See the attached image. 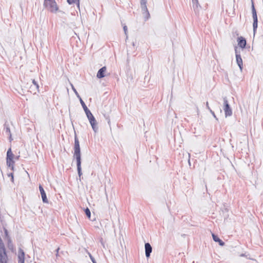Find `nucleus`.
Listing matches in <instances>:
<instances>
[{"label": "nucleus", "instance_id": "4468645a", "mask_svg": "<svg viewBox=\"0 0 263 263\" xmlns=\"http://www.w3.org/2000/svg\"><path fill=\"white\" fill-rule=\"evenodd\" d=\"M212 237L213 240L215 242H218L220 246H223L224 245V242L221 240L217 235H215L214 234H212Z\"/></svg>", "mask_w": 263, "mask_h": 263}, {"label": "nucleus", "instance_id": "2f4dec72", "mask_svg": "<svg viewBox=\"0 0 263 263\" xmlns=\"http://www.w3.org/2000/svg\"><path fill=\"white\" fill-rule=\"evenodd\" d=\"M60 250V248H58L57 250H56V252H57V254L56 255L58 256V253H59V251Z\"/></svg>", "mask_w": 263, "mask_h": 263}, {"label": "nucleus", "instance_id": "423d86ee", "mask_svg": "<svg viewBox=\"0 0 263 263\" xmlns=\"http://www.w3.org/2000/svg\"><path fill=\"white\" fill-rule=\"evenodd\" d=\"M235 51L237 64L238 66H239L240 70H242L243 62H242V60L241 58L240 52L237 51L236 48H235Z\"/></svg>", "mask_w": 263, "mask_h": 263}, {"label": "nucleus", "instance_id": "6e6552de", "mask_svg": "<svg viewBox=\"0 0 263 263\" xmlns=\"http://www.w3.org/2000/svg\"><path fill=\"white\" fill-rule=\"evenodd\" d=\"M39 190H40V191L41 193L43 202L44 203H48V200L46 197V193H45L43 186L41 185H39Z\"/></svg>", "mask_w": 263, "mask_h": 263}, {"label": "nucleus", "instance_id": "f03ea898", "mask_svg": "<svg viewBox=\"0 0 263 263\" xmlns=\"http://www.w3.org/2000/svg\"><path fill=\"white\" fill-rule=\"evenodd\" d=\"M44 6L53 13H55L58 10V7L55 0H44Z\"/></svg>", "mask_w": 263, "mask_h": 263}, {"label": "nucleus", "instance_id": "2eb2a0df", "mask_svg": "<svg viewBox=\"0 0 263 263\" xmlns=\"http://www.w3.org/2000/svg\"><path fill=\"white\" fill-rule=\"evenodd\" d=\"M77 161V170L78 173L79 177L82 175V170H81V160H76Z\"/></svg>", "mask_w": 263, "mask_h": 263}, {"label": "nucleus", "instance_id": "6ab92c4d", "mask_svg": "<svg viewBox=\"0 0 263 263\" xmlns=\"http://www.w3.org/2000/svg\"><path fill=\"white\" fill-rule=\"evenodd\" d=\"M67 2L70 5L77 2V7L78 8L80 7V0H67Z\"/></svg>", "mask_w": 263, "mask_h": 263}, {"label": "nucleus", "instance_id": "7c9ffc66", "mask_svg": "<svg viewBox=\"0 0 263 263\" xmlns=\"http://www.w3.org/2000/svg\"><path fill=\"white\" fill-rule=\"evenodd\" d=\"M8 176H11V179H12V180H13V174H12V173L10 174Z\"/></svg>", "mask_w": 263, "mask_h": 263}, {"label": "nucleus", "instance_id": "5701e85b", "mask_svg": "<svg viewBox=\"0 0 263 263\" xmlns=\"http://www.w3.org/2000/svg\"><path fill=\"white\" fill-rule=\"evenodd\" d=\"M85 213L86 215V216L89 218L90 219V216H91V213H90V211L89 210V209L88 208H86L85 210Z\"/></svg>", "mask_w": 263, "mask_h": 263}, {"label": "nucleus", "instance_id": "b1692460", "mask_svg": "<svg viewBox=\"0 0 263 263\" xmlns=\"http://www.w3.org/2000/svg\"><path fill=\"white\" fill-rule=\"evenodd\" d=\"M71 87H72V90H73V91L74 92L75 94L76 95V96H77V97H78L80 99V98H81L80 97V96H79V93H78L77 91L76 90V89H75V88L74 87V86H73L72 84H71Z\"/></svg>", "mask_w": 263, "mask_h": 263}, {"label": "nucleus", "instance_id": "ddd939ff", "mask_svg": "<svg viewBox=\"0 0 263 263\" xmlns=\"http://www.w3.org/2000/svg\"><path fill=\"white\" fill-rule=\"evenodd\" d=\"M253 23V32L254 34H255L257 28V24H258V20H257V14L255 15H252Z\"/></svg>", "mask_w": 263, "mask_h": 263}, {"label": "nucleus", "instance_id": "cd10ccee", "mask_svg": "<svg viewBox=\"0 0 263 263\" xmlns=\"http://www.w3.org/2000/svg\"><path fill=\"white\" fill-rule=\"evenodd\" d=\"M32 83L37 88H39V85L34 80H32Z\"/></svg>", "mask_w": 263, "mask_h": 263}, {"label": "nucleus", "instance_id": "f8f14e48", "mask_svg": "<svg viewBox=\"0 0 263 263\" xmlns=\"http://www.w3.org/2000/svg\"><path fill=\"white\" fill-rule=\"evenodd\" d=\"M18 263H24L25 261V253L24 251L20 249L18 251Z\"/></svg>", "mask_w": 263, "mask_h": 263}, {"label": "nucleus", "instance_id": "a211bd4d", "mask_svg": "<svg viewBox=\"0 0 263 263\" xmlns=\"http://www.w3.org/2000/svg\"><path fill=\"white\" fill-rule=\"evenodd\" d=\"M13 154L11 151V148H9L7 153V159H13Z\"/></svg>", "mask_w": 263, "mask_h": 263}, {"label": "nucleus", "instance_id": "9d476101", "mask_svg": "<svg viewBox=\"0 0 263 263\" xmlns=\"http://www.w3.org/2000/svg\"><path fill=\"white\" fill-rule=\"evenodd\" d=\"M237 41H238V45L240 47H241L242 48H245L246 47V40L244 37H243L242 36L238 37Z\"/></svg>", "mask_w": 263, "mask_h": 263}, {"label": "nucleus", "instance_id": "aec40b11", "mask_svg": "<svg viewBox=\"0 0 263 263\" xmlns=\"http://www.w3.org/2000/svg\"><path fill=\"white\" fill-rule=\"evenodd\" d=\"M140 5L141 8L142 13L144 12H148L146 4H142Z\"/></svg>", "mask_w": 263, "mask_h": 263}, {"label": "nucleus", "instance_id": "bb28decb", "mask_svg": "<svg viewBox=\"0 0 263 263\" xmlns=\"http://www.w3.org/2000/svg\"><path fill=\"white\" fill-rule=\"evenodd\" d=\"M147 0H140V5L146 4Z\"/></svg>", "mask_w": 263, "mask_h": 263}, {"label": "nucleus", "instance_id": "f3484780", "mask_svg": "<svg viewBox=\"0 0 263 263\" xmlns=\"http://www.w3.org/2000/svg\"><path fill=\"white\" fill-rule=\"evenodd\" d=\"M5 134L9 137L10 141H11L12 139L11 138V132H10V129L8 126H5Z\"/></svg>", "mask_w": 263, "mask_h": 263}, {"label": "nucleus", "instance_id": "1a4fd4ad", "mask_svg": "<svg viewBox=\"0 0 263 263\" xmlns=\"http://www.w3.org/2000/svg\"><path fill=\"white\" fill-rule=\"evenodd\" d=\"M145 256L147 258L150 256L151 253L152 252V247L151 245L147 242L145 243Z\"/></svg>", "mask_w": 263, "mask_h": 263}, {"label": "nucleus", "instance_id": "9b49d317", "mask_svg": "<svg viewBox=\"0 0 263 263\" xmlns=\"http://www.w3.org/2000/svg\"><path fill=\"white\" fill-rule=\"evenodd\" d=\"M106 67L105 66H104L100 68L97 74V78L99 79L104 78L105 76V72H106Z\"/></svg>", "mask_w": 263, "mask_h": 263}, {"label": "nucleus", "instance_id": "c85d7f7f", "mask_svg": "<svg viewBox=\"0 0 263 263\" xmlns=\"http://www.w3.org/2000/svg\"><path fill=\"white\" fill-rule=\"evenodd\" d=\"M123 29H124V31L125 32V33L126 34V32H127V28L126 26H124V27H123Z\"/></svg>", "mask_w": 263, "mask_h": 263}, {"label": "nucleus", "instance_id": "473e14b6", "mask_svg": "<svg viewBox=\"0 0 263 263\" xmlns=\"http://www.w3.org/2000/svg\"><path fill=\"white\" fill-rule=\"evenodd\" d=\"M240 256H245V254H241Z\"/></svg>", "mask_w": 263, "mask_h": 263}, {"label": "nucleus", "instance_id": "dca6fc26", "mask_svg": "<svg viewBox=\"0 0 263 263\" xmlns=\"http://www.w3.org/2000/svg\"><path fill=\"white\" fill-rule=\"evenodd\" d=\"M14 162L13 159H7V165L11 167V170H13Z\"/></svg>", "mask_w": 263, "mask_h": 263}, {"label": "nucleus", "instance_id": "412c9836", "mask_svg": "<svg viewBox=\"0 0 263 263\" xmlns=\"http://www.w3.org/2000/svg\"><path fill=\"white\" fill-rule=\"evenodd\" d=\"M251 8H252V15H256L257 14V13H256V11L255 8V7H254V3L252 0Z\"/></svg>", "mask_w": 263, "mask_h": 263}, {"label": "nucleus", "instance_id": "f257e3e1", "mask_svg": "<svg viewBox=\"0 0 263 263\" xmlns=\"http://www.w3.org/2000/svg\"><path fill=\"white\" fill-rule=\"evenodd\" d=\"M80 101L81 104L82 105V106L83 107V109L85 111V112L87 116V117L89 121V122L91 124V126L92 127L93 130L95 133H97L98 131V128L97 126L96 120L95 119V117H93V116L92 115V114H91L90 111L88 109V108L85 105L84 102L82 100V99L81 98H80Z\"/></svg>", "mask_w": 263, "mask_h": 263}, {"label": "nucleus", "instance_id": "4be33fe9", "mask_svg": "<svg viewBox=\"0 0 263 263\" xmlns=\"http://www.w3.org/2000/svg\"><path fill=\"white\" fill-rule=\"evenodd\" d=\"M142 14L144 18L145 21H147L150 17V14L149 12H144L142 13Z\"/></svg>", "mask_w": 263, "mask_h": 263}, {"label": "nucleus", "instance_id": "7ed1b4c3", "mask_svg": "<svg viewBox=\"0 0 263 263\" xmlns=\"http://www.w3.org/2000/svg\"><path fill=\"white\" fill-rule=\"evenodd\" d=\"M74 151L73 156L76 158V160H81L79 141L76 135L74 137Z\"/></svg>", "mask_w": 263, "mask_h": 263}, {"label": "nucleus", "instance_id": "39448f33", "mask_svg": "<svg viewBox=\"0 0 263 263\" xmlns=\"http://www.w3.org/2000/svg\"><path fill=\"white\" fill-rule=\"evenodd\" d=\"M224 107L223 110L224 111L225 116L226 117L231 116L232 115V110L228 103V101L226 97L223 98Z\"/></svg>", "mask_w": 263, "mask_h": 263}, {"label": "nucleus", "instance_id": "20e7f679", "mask_svg": "<svg viewBox=\"0 0 263 263\" xmlns=\"http://www.w3.org/2000/svg\"><path fill=\"white\" fill-rule=\"evenodd\" d=\"M7 258L5 246L0 238V263H7Z\"/></svg>", "mask_w": 263, "mask_h": 263}, {"label": "nucleus", "instance_id": "a878e982", "mask_svg": "<svg viewBox=\"0 0 263 263\" xmlns=\"http://www.w3.org/2000/svg\"><path fill=\"white\" fill-rule=\"evenodd\" d=\"M210 112L212 114V115H213V116L217 120L218 119L217 118L214 112L213 111H212V110H210Z\"/></svg>", "mask_w": 263, "mask_h": 263}, {"label": "nucleus", "instance_id": "393cba45", "mask_svg": "<svg viewBox=\"0 0 263 263\" xmlns=\"http://www.w3.org/2000/svg\"><path fill=\"white\" fill-rule=\"evenodd\" d=\"M88 255L93 263H97L95 258H93V257L91 255V254L90 253H88Z\"/></svg>", "mask_w": 263, "mask_h": 263}, {"label": "nucleus", "instance_id": "0eeeda50", "mask_svg": "<svg viewBox=\"0 0 263 263\" xmlns=\"http://www.w3.org/2000/svg\"><path fill=\"white\" fill-rule=\"evenodd\" d=\"M193 8L196 14H198L201 8L198 0H192Z\"/></svg>", "mask_w": 263, "mask_h": 263}, {"label": "nucleus", "instance_id": "c756f323", "mask_svg": "<svg viewBox=\"0 0 263 263\" xmlns=\"http://www.w3.org/2000/svg\"><path fill=\"white\" fill-rule=\"evenodd\" d=\"M206 108L208 109V110H209V111H210V110H212V109L210 108V107H209V103H208V102H206Z\"/></svg>", "mask_w": 263, "mask_h": 263}]
</instances>
